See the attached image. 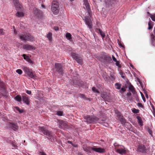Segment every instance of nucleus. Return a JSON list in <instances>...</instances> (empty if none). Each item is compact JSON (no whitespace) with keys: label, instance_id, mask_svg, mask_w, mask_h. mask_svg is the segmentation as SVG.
<instances>
[{"label":"nucleus","instance_id":"79ce46f5","mask_svg":"<svg viewBox=\"0 0 155 155\" xmlns=\"http://www.w3.org/2000/svg\"><path fill=\"white\" fill-rule=\"evenodd\" d=\"M137 106L140 107H143V106L142 104L140 103H138L137 104Z\"/></svg>","mask_w":155,"mask_h":155},{"label":"nucleus","instance_id":"49530a36","mask_svg":"<svg viewBox=\"0 0 155 155\" xmlns=\"http://www.w3.org/2000/svg\"><path fill=\"white\" fill-rule=\"evenodd\" d=\"M26 92L28 94H31V91L26 90Z\"/></svg>","mask_w":155,"mask_h":155},{"label":"nucleus","instance_id":"393cba45","mask_svg":"<svg viewBox=\"0 0 155 155\" xmlns=\"http://www.w3.org/2000/svg\"><path fill=\"white\" fill-rule=\"evenodd\" d=\"M79 97L84 100H88V98L86 97V96L84 94H79Z\"/></svg>","mask_w":155,"mask_h":155},{"label":"nucleus","instance_id":"864d4df0","mask_svg":"<svg viewBox=\"0 0 155 155\" xmlns=\"http://www.w3.org/2000/svg\"><path fill=\"white\" fill-rule=\"evenodd\" d=\"M14 34H15V35H16L17 34V31H16V29H14Z\"/></svg>","mask_w":155,"mask_h":155},{"label":"nucleus","instance_id":"5fc2aeb1","mask_svg":"<svg viewBox=\"0 0 155 155\" xmlns=\"http://www.w3.org/2000/svg\"><path fill=\"white\" fill-rule=\"evenodd\" d=\"M68 143H70V144H71L72 145H73V144L72 143L71 141H68Z\"/></svg>","mask_w":155,"mask_h":155},{"label":"nucleus","instance_id":"5701e85b","mask_svg":"<svg viewBox=\"0 0 155 155\" xmlns=\"http://www.w3.org/2000/svg\"><path fill=\"white\" fill-rule=\"evenodd\" d=\"M16 15L18 17H22L24 16V13L22 12H18L16 13Z\"/></svg>","mask_w":155,"mask_h":155},{"label":"nucleus","instance_id":"b1692460","mask_svg":"<svg viewBox=\"0 0 155 155\" xmlns=\"http://www.w3.org/2000/svg\"><path fill=\"white\" fill-rule=\"evenodd\" d=\"M153 22H152L151 21H150L148 23V29L149 30H150L153 27Z\"/></svg>","mask_w":155,"mask_h":155},{"label":"nucleus","instance_id":"dca6fc26","mask_svg":"<svg viewBox=\"0 0 155 155\" xmlns=\"http://www.w3.org/2000/svg\"><path fill=\"white\" fill-rule=\"evenodd\" d=\"M23 101L27 104H29V98L27 95H23L22 97Z\"/></svg>","mask_w":155,"mask_h":155},{"label":"nucleus","instance_id":"69168bd1","mask_svg":"<svg viewBox=\"0 0 155 155\" xmlns=\"http://www.w3.org/2000/svg\"><path fill=\"white\" fill-rule=\"evenodd\" d=\"M108 1H111V0H108Z\"/></svg>","mask_w":155,"mask_h":155},{"label":"nucleus","instance_id":"39448f33","mask_svg":"<svg viewBox=\"0 0 155 155\" xmlns=\"http://www.w3.org/2000/svg\"><path fill=\"white\" fill-rule=\"evenodd\" d=\"M6 127L9 129L12 128L15 131L17 130L18 128L17 124L14 123L9 122L8 123L6 124Z\"/></svg>","mask_w":155,"mask_h":155},{"label":"nucleus","instance_id":"a211bd4d","mask_svg":"<svg viewBox=\"0 0 155 155\" xmlns=\"http://www.w3.org/2000/svg\"><path fill=\"white\" fill-rule=\"evenodd\" d=\"M129 89L130 90L133 94H135L136 93V91L135 89L133 86L130 84L129 85L128 87Z\"/></svg>","mask_w":155,"mask_h":155},{"label":"nucleus","instance_id":"c03bdc74","mask_svg":"<svg viewBox=\"0 0 155 155\" xmlns=\"http://www.w3.org/2000/svg\"><path fill=\"white\" fill-rule=\"evenodd\" d=\"M127 97H130L131 95V93L130 92H128L127 93Z\"/></svg>","mask_w":155,"mask_h":155},{"label":"nucleus","instance_id":"72a5a7b5","mask_svg":"<svg viewBox=\"0 0 155 155\" xmlns=\"http://www.w3.org/2000/svg\"><path fill=\"white\" fill-rule=\"evenodd\" d=\"M126 91V89L125 87H123L120 91L121 93H123Z\"/></svg>","mask_w":155,"mask_h":155},{"label":"nucleus","instance_id":"4c0bfd02","mask_svg":"<svg viewBox=\"0 0 155 155\" xmlns=\"http://www.w3.org/2000/svg\"><path fill=\"white\" fill-rule=\"evenodd\" d=\"M150 17L152 20L155 21V14L151 15Z\"/></svg>","mask_w":155,"mask_h":155},{"label":"nucleus","instance_id":"f704fd0d","mask_svg":"<svg viewBox=\"0 0 155 155\" xmlns=\"http://www.w3.org/2000/svg\"><path fill=\"white\" fill-rule=\"evenodd\" d=\"M22 56L23 57V58H24V59H25V60L26 61L28 60V59L29 58V57H28V56L27 55H26V54H23V55H22Z\"/></svg>","mask_w":155,"mask_h":155},{"label":"nucleus","instance_id":"2f4dec72","mask_svg":"<svg viewBox=\"0 0 155 155\" xmlns=\"http://www.w3.org/2000/svg\"><path fill=\"white\" fill-rule=\"evenodd\" d=\"M132 112L134 114H137L139 112V110L135 108H134L132 109Z\"/></svg>","mask_w":155,"mask_h":155},{"label":"nucleus","instance_id":"09e8293b","mask_svg":"<svg viewBox=\"0 0 155 155\" xmlns=\"http://www.w3.org/2000/svg\"><path fill=\"white\" fill-rule=\"evenodd\" d=\"M112 59H113V61H114L115 62L116 61H117L116 59L115 58L113 55L112 56Z\"/></svg>","mask_w":155,"mask_h":155},{"label":"nucleus","instance_id":"9b49d317","mask_svg":"<svg viewBox=\"0 0 155 155\" xmlns=\"http://www.w3.org/2000/svg\"><path fill=\"white\" fill-rule=\"evenodd\" d=\"M58 124L59 125V127L61 129H64L68 127L67 123L62 120H60L58 121Z\"/></svg>","mask_w":155,"mask_h":155},{"label":"nucleus","instance_id":"7c9ffc66","mask_svg":"<svg viewBox=\"0 0 155 155\" xmlns=\"http://www.w3.org/2000/svg\"><path fill=\"white\" fill-rule=\"evenodd\" d=\"M92 91L95 93H99V91L97 90L96 88L94 87H93L92 88Z\"/></svg>","mask_w":155,"mask_h":155},{"label":"nucleus","instance_id":"3c124183","mask_svg":"<svg viewBox=\"0 0 155 155\" xmlns=\"http://www.w3.org/2000/svg\"><path fill=\"white\" fill-rule=\"evenodd\" d=\"M148 132L151 135H152V132L151 130H149Z\"/></svg>","mask_w":155,"mask_h":155},{"label":"nucleus","instance_id":"473e14b6","mask_svg":"<svg viewBox=\"0 0 155 155\" xmlns=\"http://www.w3.org/2000/svg\"><path fill=\"white\" fill-rule=\"evenodd\" d=\"M104 58L106 60H108L109 61H111L112 60L111 58L110 57L105 56H104Z\"/></svg>","mask_w":155,"mask_h":155},{"label":"nucleus","instance_id":"de8ad7c7","mask_svg":"<svg viewBox=\"0 0 155 155\" xmlns=\"http://www.w3.org/2000/svg\"><path fill=\"white\" fill-rule=\"evenodd\" d=\"M12 147H14V148H12V149H16L17 147V146L15 145L13 143L12 144Z\"/></svg>","mask_w":155,"mask_h":155},{"label":"nucleus","instance_id":"052dcab7","mask_svg":"<svg viewBox=\"0 0 155 155\" xmlns=\"http://www.w3.org/2000/svg\"><path fill=\"white\" fill-rule=\"evenodd\" d=\"M69 0L71 2H72L74 1V0Z\"/></svg>","mask_w":155,"mask_h":155},{"label":"nucleus","instance_id":"0e129e2a","mask_svg":"<svg viewBox=\"0 0 155 155\" xmlns=\"http://www.w3.org/2000/svg\"><path fill=\"white\" fill-rule=\"evenodd\" d=\"M42 6L43 7H44V6L43 5H42Z\"/></svg>","mask_w":155,"mask_h":155},{"label":"nucleus","instance_id":"6e6d98bb","mask_svg":"<svg viewBox=\"0 0 155 155\" xmlns=\"http://www.w3.org/2000/svg\"><path fill=\"white\" fill-rule=\"evenodd\" d=\"M142 98H143V101L145 102L146 101V99H145V98L143 96V97H142Z\"/></svg>","mask_w":155,"mask_h":155},{"label":"nucleus","instance_id":"0eeeda50","mask_svg":"<svg viewBox=\"0 0 155 155\" xmlns=\"http://www.w3.org/2000/svg\"><path fill=\"white\" fill-rule=\"evenodd\" d=\"M55 66L56 69V71L58 72L59 74H62L64 73L62 66L61 64L59 63L55 64Z\"/></svg>","mask_w":155,"mask_h":155},{"label":"nucleus","instance_id":"c85d7f7f","mask_svg":"<svg viewBox=\"0 0 155 155\" xmlns=\"http://www.w3.org/2000/svg\"><path fill=\"white\" fill-rule=\"evenodd\" d=\"M92 148V147H88L87 148H84L83 149L86 152H90L91 150H91Z\"/></svg>","mask_w":155,"mask_h":155},{"label":"nucleus","instance_id":"ea45409f","mask_svg":"<svg viewBox=\"0 0 155 155\" xmlns=\"http://www.w3.org/2000/svg\"><path fill=\"white\" fill-rule=\"evenodd\" d=\"M4 34V32L3 31V29L2 28H0V35H3Z\"/></svg>","mask_w":155,"mask_h":155},{"label":"nucleus","instance_id":"a19ab883","mask_svg":"<svg viewBox=\"0 0 155 155\" xmlns=\"http://www.w3.org/2000/svg\"><path fill=\"white\" fill-rule=\"evenodd\" d=\"M27 61L31 64H32L33 63V61L31 60L30 58H29L28 59V60Z\"/></svg>","mask_w":155,"mask_h":155},{"label":"nucleus","instance_id":"a18cd8bd","mask_svg":"<svg viewBox=\"0 0 155 155\" xmlns=\"http://www.w3.org/2000/svg\"><path fill=\"white\" fill-rule=\"evenodd\" d=\"M39 154L40 155H46L45 152H39Z\"/></svg>","mask_w":155,"mask_h":155},{"label":"nucleus","instance_id":"f8f14e48","mask_svg":"<svg viewBox=\"0 0 155 155\" xmlns=\"http://www.w3.org/2000/svg\"><path fill=\"white\" fill-rule=\"evenodd\" d=\"M147 149L144 145L141 144L137 148V151L141 152L143 153H145L146 152Z\"/></svg>","mask_w":155,"mask_h":155},{"label":"nucleus","instance_id":"8fccbe9b","mask_svg":"<svg viewBox=\"0 0 155 155\" xmlns=\"http://www.w3.org/2000/svg\"><path fill=\"white\" fill-rule=\"evenodd\" d=\"M54 29L55 31H58L59 30V28L58 27L55 26L54 27Z\"/></svg>","mask_w":155,"mask_h":155},{"label":"nucleus","instance_id":"680f3d73","mask_svg":"<svg viewBox=\"0 0 155 155\" xmlns=\"http://www.w3.org/2000/svg\"><path fill=\"white\" fill-rule=\"evenodd\" d=\"M74 147H76V146H74V145L73 144V145H72Z\"/></svg>","mask_w":155,"mask_h":155},{"label":"nucleus","instance_id":"58836bf2","mask_svg":"<svg viewBox=\"0 0 155 155\" xmlns=\"http://www.w3.org/2000/svg\"><path fill=\"white\" fill-rule=\"evenodd\" d=\"M63 112L61 111H58L57 112V114L58 116H62V115Z\"/></svg>","mask_w":155,"mask_h":155},{"label":"nucleus","instance_id":"cd10ccee","mask_svg":"<svg viewBox=\"0 0 155 155\" xmlns=\"http://www.w3.org/2000/svg\"><path fill=\"white\" fill-rule=\"evenodd\" d=\"M66 37L68 40H70L71 39V35L69 33H67L66 34Z\"/></svg>","mask_w":155,"mask_h":155},{"label":"nucleus","instance_id":"f3484780","mask_svg":"<svg viewBox=\"0 0 155 155\" xmlns=\"http://www.w3.org/2000/svg\"><path fill=\"white\" fill-rule=\"evenodd\" d=\"M84 4L85 6L86 9L88 11V12L89 13L90 10L89 4L87 0H84Z\"/></svg>","mask_w":155,"mask_h":155},{"label":"nucleus","instance_id":"1a4fd4ad","mask_svg":"<svg viewBox=\"0 0 155 155\" xmlns=\"http://www.w3.org/2000/svg\"><path fill=\"white\" fill-rule=\"evenodd\" d=\"M83 19L84 20L86 24L87 25L89 28H92V26L91 21L90 18L88 17L84 16L83 18Z\"/></svg>","mask_w":155,"mask_h":155},{"label":"nucleus","instance_id":"ddd939ff","mask_svg":"<svg viewBox=\"0 0 155 155\" xmlns=\"http://www.w3.org/2000/svg\"><path fill=\"white\" fill-rule=\"evenodd\" d=\"M91 150L95 152L100 153H103L105 152V149L101 147L97 148L96 147H93L91 148Z\"/></svg>","mask_w":155,"mask_h":155},{"label":"nucleus","instance_id":"f03ea898","mask_svg":"<svg viewBox=\"0 0 155 155\" xmlns=\"http://www.w3.org/2000/svg\"><path fill=\"white\" fill-rule=\"evenodd\" d=\"M51 10L55 15L58 14L59 11V3L57 1H53L51 5Z\"/></svg>","mask_w":155,"mask_h":155},{"label":"nucleus","instance_id":"6e6552de","mask_svg":"<svg viewBox=\"0 0 155 155\" xmlns=\"http://www.w3.org/2000/svg\"><path fill=\"white\" fill-rule=\"evenodd\" d=\"M116 148L117 149V152L120 154H122L126 153V150L123 146L118 145L116 147Z\"/></svg>","mask_w":155,"mask_h":155},{"label":"nucleus","instance_id":"7ed1b4c3","mask_svg":"<svg viewBox=\"0 0 155 155\" xmlns=\"http://www.w3.org/2000/svg\"><path fill=\"white\" fill-rule=\"evenodd\" d=\"M85 121L88 123H91L95 122L98 120V118L95 116L87 115L84 117Z\"/></svg>","mask_w":155,"mask_h":155},{"label":"nucleus","instance_id":"e2e57ef3","mask_svg":"<svg viewBox=\"0 0 155 155\" xmlns=\"http://www.w3.org/2000/svg\"><path fill=\"white\" fill-rule=\"evenodd\" d=\"M153 110H154V111H155V109H154V108H153Z\"/></svg>","mask_w":155,"mask_h":155},{"label":"nucleus","instance_id":"2eb2a0df","mask_svg":"<svg viewBox=\"0 0 155 155\" xmlns=\"http://www.w3.org/2000/svg\"><path fill=\"white\" fill-rule=\"evenodd\" d=\"M15 6L17 10H19L21 8V5L19 4L18 0H13Z\"/></svg>","mask_w":155,"mask_h":155},{"label":"nucleus","instance_id":"c756f323","mask_svg":"<svg viewBox=\"0 0 155 155\" xmlns=\"http://www.w3.org/2000/svg\"><path fill=\"white\" fill-rule=\"evenodd\" d=\"M121 85V84L119 83H116L115 84V86H116V88L117 89H119Z\"/></svg>","mask_w":155,"mask_h":155},{"label":"nucleus","instance_id":"bf43d9fd","mask_svg":"<svg viewBox=\"0 0 155 155\" xmlns=\"http://www.w3.org/2000/svg\"><path fill=\"white\" fill-rule=\"evenodd\" d=\"M13 29H14H14H15V26H13Z\"/></svg>","mask_w":155,"mask_h":155},{"label":"nucleus","instance_id":"c9c22d12","mask_svg":"<svg viewBox=\"0 0 155 155\" xmlns=\"http://www.w3.org/2000/svg\"><path fill=\"white\" fill-rule=\"evenodd\" d=\"M16 72L19 74H21L22 73V70L20 69L17 70L16 71Z\"/></svg>","mask_w":155,"mask_h":155},{"label":"nucleus","instance_id":"603ef678","mask_svg":"<svg viewBox=\"0 0 155 155\" xmlns=\"http://www.w3.org/2000/svg\"><path fill=\"white\" fill-rule=\"evenodd\" d=\"M102 97L104 99H106V97H105V95H102Z\"/></svg>","mask_w":155,"mask_h":155},{"label":"nucleus","instance_id":"4468645a","mask_svg":"<svg viewBox=\"0 0 155 155\" xmlns=\"http://www.w3.org/2000/svg\"><path fill=\"white\" fill-rule=\"evenodd\" d=\"M23 48L24 49H26L27 50H33L35 49L34 47L28 44L24 45Z\"/></svg>","mask_w":155,"mask_h":155},{"label":"nucleus","instance_id":"4be33fe9","mask_svg":"<svg viewBox=\"0 0 155 155\" xmlns=\"http://www.w3.org/2000/svg\"><path fill=\"white\" fill-rule=\"evenodd\" d=\"M47 37L50 42L52 40V33L51 32H49L47 34Z\"/></svg>","mask_w":155,"mask_h":155},{"label":"nucleus","instance_id":"f257e3e1","mask_svg":"<svg viewBox=\"0 0 155 155\" xmlns=\"http://www.w3.org/2000/svg\"><path fill=\"white\" fill-rule=\"evenodd\" d=\"M20 39L25 41H33L34 38L31 34L26 33V34H20L19 35Z\"/></svg>","mask_w":155,"mask_h":155},{"label":"nucleus","instance_id":"4d7b16f0","mask_svg":"<svg viewBox=\"0 0 155 155\" xmlns=\"http://www.w3.org/2000/svg\"><path fill=\"white\" fill-rule=\"evenodd\" d=\"M119 45H120V46L121 47H123V45H122L121 44H119Z\"/></svg>","mask_w":155,"mask_h":155},{"label":"nucleus","instance_id":"37998d69","mask_svg":"<svg viewBox=\"0 0 155 155\" xmlns=\"http://www.w3.org/2000/svg\"><path fill=\"white\" fill-rule=\"evenodd\" d=\"M16 109L17 110H18L20 113H22V111H21L19 109V108L18 107H15Z\"/></svg>","mask_w":155,"mask_h":155},{"label":"nucleus","instance_id":"13d9d810","mask_svg":"<svg viewBox=\"0 0 155 155\" xmlns=\"http://www.w3.org/2000/svg\"><path fill=\"white\" fill-rule=\"evenodd\" d=\"M123 73H122V77L123 78H124V76H123Z\"/></svg>","mask_w":155,"mask_h":155},{"label":"nucleus","instance_id":"20e7f679","mask_svg":"<svg viewBox=\"0 0 155 155\" xmlns=\"http://www.w3.org/2000/svg\"><path fill=\"white\" fill-rule=\"evenodd\" d=\"M38 130L42 132L44 135H46L49 137H50L52 136V133L51 131L45 129L43 127H38Z\"/></svg>","mask_w":155,"mask_h":155},{"label":"nucleus","instance_id":"bb28decb","mask_svg":"<svg viewBox=\"0 0 155 155\" xmlns=\"http://www.w3.org/2000/svg\"><path fill=\"white\" fill-rule=\"evenodd\" d=\"M15 99L18 102H20L21 101V98L20 96L18 95L16 96L15 97Z\"/></svg>","mask_w":155,"mask_h":155},{"label":"nucleus","instance_id":"aec40b11","mask_svg":"<svg viewBox=\"0 0 155 155\" xmlns=\"http://www.w3.org/2000/svg\"><path fill=\"white\" fill-rule=\"evenodd\" d=\"M138 120V123L140 126H142L143 125V121L141 118L139 116H137L136 117Z\"/></svg>","mask_w":155,"mask_h":155},{"label":"nucleus","instance_id":"423d86ee","mask_svg":"<svg viewBox=\"0 0 155 155\" xmlns=\"http://www.w3.org/2000/svg\"><path fill=\"white\" fill-rule=\"evenodd\" d=\"M71 55L72 58L74 59L77 62L80 64H82L83 63L82 60L79 57L78 54H76L74 52H71Z\"/></svg>","mask_w":155,"mask_h":155},{"label":"nucleus","instance_id":"e433bc0d","mask_svg":"<svg viewBox=\"0 0 155 155\" xmlns=\"http://www.w3.org/2000/svg\"><path fill=\"white\" fill-rule=\"evenodd\" d=\"M115 64L116 66H117L118 67L120 68L121 67V65L120 64V62L119 61H115Z\"/></svg>","mask_w":155,"mask_h":155},{"label":"nucleus","instance_id":"a878e982","mask_svg":"<svg viewBox=\"0 0 155 155\" xmlns=\"http://www.w3.org/2000/svg\"><path fill=\"white\" fill-rule=\"evenodd\" d=\"M30 71L29 72H28L27 74V75L31 78H33L35 76L34 75L32 72H31Z\"/></svg>","mask_w":155,"mask_h":155},{"label":"nucleus","instance_id":"6ab92c4d","mask_svg":"<svg viewBox=\"0 0 155 155\" xmlns=\"http://www.w3.org/2000/svg\"><path fill=\"white\" fill-rule=\"evenodd\" d=\"M96 31L97 33H99L102 38L104 37L105 36L104 33L99 28H97L96 29Z\"/></svg>","mask_w":155,"mask_h":155},{"label":"nucleus","instance_id":"412c9836","mask_svg":"<svg viewBox=\"0 0 155 155\" xmlns=\"http://www.w3.org/2000/svg\"><path fill=\"white\" fill-rule=\"evenodd\" d=\"M22 69L24 71V72L26 73L27 74L28 72H29L31 70L30 69L26 66H23L22 67Z\"/></svg>","mask_w":155,"mask_h":155},{"label":"nucleus","instance_id":"9d476101","mask_svg":"<svg viewBox=\"0 0 155 155\" xmlns=\"http://www.w3.org/2000/svg\"><path fill=\"white\" fill-rule=\"evenodd\" d=\"M116 113L118 114L117 117L120 120L121 124H124L126 122V120L124 117L118 111H117Z\"/></svg>","mask_w":155,"mask_h":155}]
</instances>
